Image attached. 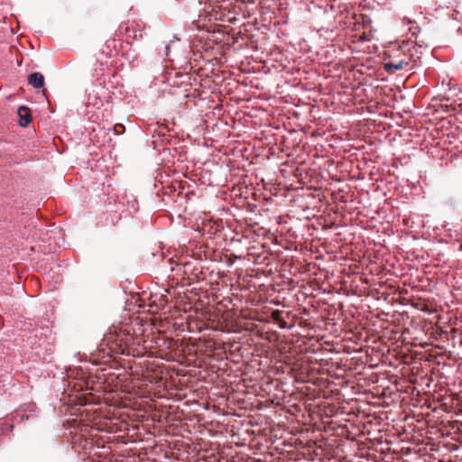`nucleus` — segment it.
<instances>
[{"mask_svg": "<svg viewBox=\"0 0 462 462\" xmlns=\"http://www.w3.org/2000/svg\"><path fill=\"white\" fill-rule=\"evenodd\" d=\"M279 314H280V312L278 310L274 311L273 312V318L274 319H278Z\"/></svg>", "mask_w": 462, "mask_h": 462, "instance_id": "nucleus-4", "label": "nucleus"}, {"mask_svg": "<svg viewBox=\"0 0 462 462\" xmlns=\"http://www.w3.org/2000/svg\"><path fill=\"white\" fill-rule=\"evenodd\" d=\"M28 83L35 88H41L44 85V78L39 72H33L28 77Z\"/></svg>", "mask_w": 462, "mask_h": 462, "instance_id": "nucleus-2", "label": "nucleus"}, {"mask_svg": "<svg viewBox=\"0 0 462 462\" xmlns=\"http://www.w3.org/2000/svg\"><path fill=\"white\" fill-rule=\"evenodd\" d=\"M169 47H166V54H168Z\"/></svg>", "mask_w": 462, "mask_h": 462, "instance_id": "nucleus-5", "label": "nucleus"}, {"mask_svg": "<svg viewBox=\"0 0 462 462\" xmlns=\"http://www.w3.org/2000/svg\"><path fill=\"white\" fill-rule=\"evenodd\" d=\"M404 65H408V62L403 60L398 61H388L384 63V69L388 72H392L402 69Z\"/></svg>", "mask_w": 462, "mask_h": 462, "instance_id": "nucleus-3", "label": "nucleus"}, {"mask_svg": "<svg viewBox=\"0 0 462 462\" xmlns=\"http://www.w3.org/2000/svg\"><path fill=\"white\" fill-rule=\"evenodd\" d=\"M18 116H19V124L20 125L25 127L28 125V124L32 121V116H31V113H30V110L29 108L25 107V106H21L19 107L18 111Z\"/></svg>", "mask_w": 462, "mask_h": 462, "instance_id": "nucleus-1", "label": "nucleus"}]
</instances>
